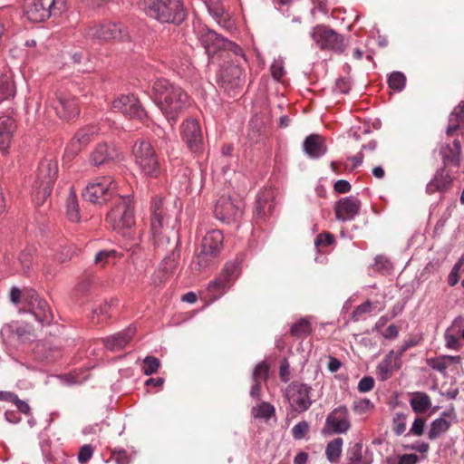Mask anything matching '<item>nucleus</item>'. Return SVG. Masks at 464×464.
<instances>
[{"label": "nucleus", "mask_w": 464, "mask_h": 464, "mask_svg": "<svg viewBox=\"0 0 464 464\" xmlns=\"http://www.w3.org/2000/svg\"><path fill=\"white\" fill-rule=\"evenodd\" d=\"M271 73L275 80L280 81L284 75V66L281 61H275L271 65Z\"/></svg>", "instance_id": "nucleus-63"}, {"label": "nucleus", "mask_w": 464, "mask_h": 464, "mask_svg": "<svg viewBox=\"0 0 464 464\" xmlns=\"http://www.w3.org/2000/svg\"><path fill=\"white\" fill-rule=\"evenodd\" d=\"M115 253L116 252L113 250H102L96 254L94 263L98 266H104L109 263L110 258L115 256Z\"/></svg>", "instance_id": "nucleus-56"}, {"label": "nucleus", "mask_w": 464, "mask_h": 464, "mask_svg": "<svg viewBox=\"0 0 464 464\" xmlns=\"http://www.w3.org/2000/svg\"><path fill=\"white\" fill-rule=\"evenodd\" d=\"M34 249L33 246L24 248L19 255V262L24 274L31 271Z\"/></svg>", "instance_id": "nucleus-45"}, {"label": "nucleus", "mask_w": 464, "mask_h": 464, "mask_svg": "<svg viewBox=\"0 0 464 464\" xmlns=\"http://www.w3.org/2000/svg\"><path fill=\"white\" fill-rule=\"evenodd\" d=\"M115 188L116 185L111 177H101L87 185L82 197L92 203H103L109 199Z\"/></svg>", "instance_id": "nucleus-10"}, {"label": "nucleus", "mask_w": 464, "mask_h": 464, "mask_svg": "<svg viewBox=\"0 0 464 464\" xmlns=\"http://www.w3.org/2000/svg\"><path fill=\"white\" fill-rule=\"evenodd\" d=\"M65 9V0H30L25 6L29 20L39 23L51 15L60 14Z\"/></svg>", "instance_id": "nucleus-8"}, {"label": "nucleus", "mask_w": 464, "mask_h": 464, "mask_svg": "<svg viewBox=\"0 0 464 464\" xmlns=\"http://www.w3.org/2000/svg\"><path fill=\"white\" fill-rule=\"evenodd\" d=\"M309 431V424L307 421H300L292 428V435L295 440H302Z\"/></svg>", "instance_id": "nucleus-51"}, {"label": "nucleus", "mask_w": 464, "mask_h": 464, "mask_svg": "<svg viewBox=\"0 0 464 464\" xmlns=\"http://www.w3.org/2000/svg\"><path fill=\"white\" fill-rule=\"evenodd\" d=\"M93 454V449L91 445H83L81 447L80 451L78 453V460L80 463H86Z\"/></svg>", "instance_id": "nucleus-59"}, {"label": "nucleus", "mask_w": 464, "mask_h": 464, "mask_svg": "<svg viewBox=\"0 0 464 464\" xmlns=\"http://www.w3.org/2000/svg\"><path fill=\"white\" fill-rule=\"evenodd\" d=\"M153 100L168 121L173 125L179 113L188 106V94L167 79H158L152 87Z\"/></svg>", "instance_id": "nucleus-1"}, {"label": "nucleus", "mask_w": 464, "mask_h": 464, "mask_svg": "<svg viewBox=\"0 0 464 464\" xmlns=\"http://www.w3.org/2000/svg\"><path fill=\"white\" fill-rule=\"evenodd\" d=\"M228 287L225 285L218 278L210 281L208 285V291L213 296V299H218Z\"/></svg>", "instance_id": "nucleus-49"}, {"label": "nucleus", "mask_w": 464, "mask_h": 464, "mask_svg": "<svg viewBox=\"0 0 464 464\" xmlns=\"http://www.w3.org/2000/svg\"><path fill=\"white\" fill-rule=\"evenodd\" d=\"M9 338L14 343H25L34 338L31 326L28 324H12L5 329Z\"/></svg>", "instance_id": "nucleus-30"}, {"label": "nucleus", "mask_w": 464, "mask_h": 464, "mask_svg": "<svg viewBox=\"0 0 464 464\" xmlns=\"http://www.w3.org/2000/svg\"><path fill=\"white\" fill-rule=\"evenodd\" d=\"M30 310L35 319L41 324H50L53 319V314L47 301L41 298H34L29 301Z\"/></svg>", "instance_id": "nucleus-29"}, {"label": "nucleus", "mask_w": 464, "mask_h": 464, "mask_svg": "<svg viewBox=\"0 0 464 464\" xmlns=\"http://www.w3.org/2000/svg\"><path fill=\"white\" fill-rule=\"evenodd\" d=\"M325 426L331 430L332 433H346L351 428L347 407L341 405L334 409L326 417Z\"/></svg>", "instance_id": "nucleus-16"}, {"label": "nucleus", "mask_w": 464, "mask_h": 464, "mask_svg": "<svg viewBox=\"0 0 464 464\" xmlns=\"http://www.w3.org/2000/svg\"><path fill=\"white\" fill-rule=\"evenodd\" d=\"M223 234L219 230L208 232L202 239L199 252L197 255L196 268L202 271L214 265L223 246Z\"/></svg>", "instance_id": "nucleus-7"}, {"label": "nucleus", "mask_w": 464, "mask_h": 464, "mask_svg": "<svg viewBox=\"0 0 464 464\" xmlns=\"http://www.w3.org/2000/svg\"><path fill=\"white\" fill-rule=\"evenodd\" d=\"M446 416H449V414L443 411L440 418L432 420L428 431L429 440H435L450 430L451 422L445 419Z\"/></svg>", "instance_id": "nucleus-34"}, {"label": "nucleus", "mask_w": 464, "mask_h": 464, "mask_svg": "<svg viewBox=\"0 0 464 464\" xmlns=\"http://www.w3.org/2000/svg\"><path fill=\"white\" fill-rule=\"evenodd\" d=\"M160 366V362L158 358L153 356H147L143 360L142 372L145 375H151L155 373Z\"/></svg>", "instance_id": "nucleus-48"}, {"label": "nucleus", "mask_w": 464, "mask_h": 464, "mask_svg": "<svg viewBox=\"0 0 464 464\" xmlns=\"http://www.w3.org/2000/svg\"><path fill=\"white\" fill-rule=\"evenodd\" d=\"M303 149L309 158L318 159L326 152L324 139L318 134H311L304 140Z\"/></svg>", "instance_id": "nucleus-27"}, {"label": "nucleus", "mask_w": 464, "mask_h": 464, "mask_svg": "<svg viewBox=\"0 0 464 464\" xmlns=\"http://www.w3.org/2000/svg\"><path fill=\"white\" fill-rule=\"evenodd\" d=\"M134 327H128L124 331L103 339L105 347L112 352L123 349L135 334Z\"/></svg>", "instance_id": "nucleus-26"}, {"label": "nucleus", "mask_w": 464, "mask_h": 464, "mask_svg": "<svg viewBox=\"0 0 464 464\" xmlns=\"http://www.w3.org/2000/svg\"><path fill=\"white\" fill-rule=\"evenodd\" d=\"M182 139L192 151L199 150L202 143V132L199 123L195 119H188L182 124Z\"/></svg>", "instance_id": "nucleus-20"}, {"label": "nucleus", "mask_w": 464, "mask_h": 464, "mask_svg": "<svg viewBox=\"0 0 464 464\" xmlns=\"http://www.w3.org/2000/svg\"><path fill=\"white\" fill-rule=\"evenodd\" d=\"M224 51H228L234 53L237 56H240L242 59L246 60L245 54L243 53V50L240 46L236 44L233 42H230L226 39V44H224V47L222 48Z\"/></svg>", "instance_id": "nucleus-62"}, {"label": "nucleus", "mask_w": 464, "mask_h": 464, "mask_svg": "<svg viewBox=\"0 0 464 464\" xmlns=\"http://www.w3.org/2000/svg\"><path fill=\"white\" fill-rule=\"evenodd\" d=\"M361 206V200L354 196L340 198L334 206L336 219L343 222L354 219L360 212Z\"/></svg>", "instance_id": "nucleus-17"}, {"label": "nucleus", "mask_w": 464, "mask_h": 464, "mask_svg": "<svg viewBox=\"0 0 464 464\" xmlns=\"http://www.w3.org/2000/svg\"><path fill=\"white\" fill-rule=\"evenodd\" d=\"M57 116L63 120H71L79 114V107L75 97L64 91H57L50 100Z\"/></svg>", "instance_id": "nucleus-12"}, {"label": "nucleus", "mask_w": 464, "mask_h": 464, "mask_svg": "<svg viewBox=\"0 0 464 464\" xmlns=\"http://www.w3.org/2000/svg\"><path fill=\"white\" fill-rule=\"evenodd\" d=\"M198 40L208 56H214L226 44L224 37L208 28H202L199 31Z\"/></svg>", "instance_id": "nucleus-22"}, {"label": "nucleus", "mask_w": 464, "mask_h": 464, "mask_svg": "<svg viewBox=\"0 0 464 464\" xmlns=\"http://www.w3.org/2000/svg\"><path fill=\"white\" fill-rule=\"evenodd\" d=\"M268 375V366L265 362L258 363L253 372V381L261 382L266 381Z\"/></svg>", "instance_id": "nucleus-52"}, {"label": "nucleus", "mask_w": 464, "mask_h": 464, "mask_svg": "<svg viewBox=\"0 0 464 464\" xmlns=\"http://www.w3.org/2000/svg\"><path fill=\"white\" fill-rule=\"evenodd\" d=\"M236 273L237 265L235 263H227L218 278L229 288L232 285V281L237 276Z\"/></svg>", "instance_id": "nucleus-43"}, {"label": "nucleus", "mask_w": 464, "mask_h": 464, "mask_svg": "<svg viewBox=\"0 0 464 464\" xmlns=\"http://www.w3.org/2000/svg\"><path fill=\"white\" fill-rule=\"evenodd\" d=\"M372 407V403L367 399L354 401L353 403V411L359 415L367 412Z\"/></svg>", "instance_id": "nucleus-55"}, {"label": "nucleus", "mask_w": 464, "mask_h": 464, "mask_svg": "<svg viewBox=\"0 0 464 464\" xmlns=\"http://www.w3.org/2000/svg\"><path fill=\"white\" fill-rule=\"evenodd\" d=\"M426 418L416 416L408 433L414 436H421L425 430Z\"/></svg>", "instance_id": "nucleus-50"}, {"label": "nucleus", "mask_w": 464, "mask_h": 464, "mask_svg": "<svg viewBox=\"0 0 464 464\" xmlns=\"http://www.w3.org/2000/svg\"><path fill=\"white\" fill-rule=\"evenodd\" d=\"M464 125V101L456 106L449 116V122L446 129V134L452 136L455 131Z\"/></svg>", "instance_id": "nucleus-32"}, {"label": "nucleus", "mask_w": 464, "mask_h": 464, "mask_svg": "<svg viewBox=\"0 0 464 464\" xmlns=\"http://www.w3.org/2000/svg\"><path fill=\"white\" fill-rule=\"evenodd\" d=\"M406 427V416L403 413H396L393 418L392 430L396 435H401Z\"/></svg>", "instance_id": "nucleus-53"}, {"label": "nucleus", "mask_w": 464, "mask_h": 464, "mask_svg": "<svg viewBox=\"0 0 464 464\" xmlns=\"http://www.w3.org/2000/svg\"><path fill=\"white\" fill-rule=\"evenodd\" d=\"M110 309H111V305L107 303L101 305L99 308L93 309L92 320L94 322L95 318H97L96 323H100L101 321H102V319L101 318L102 316H105V317L109 316Z\"/></svg>", "instance_id": "nucleus-58"}, {"label": "nucleus", "mask_w": 464, "mask_h": 464, "mask_svg": "<svg viewBox=\"0 0 464 464\" xmlns=\"http://www.w3.org/2000/svg\"><path fill=\"white\" fill-rule=\"evenodd\" d=\"M406 350V344H403L398 352L391 351L385 358L379 362L376 369L377 377L381 381H386L392 376V373L394 370H397L401 367V356L402 353Z\"/></svg>", "instance_id": "nucleus-18"}, {"label": "nucleus", "mask_w": 464, "mask_h": 464, "mask_svg": "<svg viewBox=\"0 0 464 464\" xmlns=\"http://www.w3.org/2000/svg\"><path fill=\"white\" fill-rule=\"evenodd\" d=\"M66 214L72 222H78L80 220L78 200L72 188L70 189V193L66 200Z\"/></svg>", "instance_id": "nucleus-38"}, {"label": "nucleus", "mask_w": 464, "mask_h": 464, "mask_svg": "<svg viewBox=\"0 0 464 464\" xmlns=\"http://www.w3.org/2000/svg\"><path fill=\"white\" fill-rule=\"evenodd\" d=\"M132 155L135 164L144 177L156 179L160 176V160L150 142L145 140H137L132 146Z\"/></svg>", "instance_id": "nucleus-5"}, {"label": "nucleus", "mask_w": 464, "mask_h": 464, "mask_svg": "<svg viewBox=\"0 0 464 464\" xmlns=\"http://www.w3.org/2000/svg\"><path fill=\"white\" fill-rule=\"evenodd\" d=\"M15 87L11 75L5 73L0 78V102L14 96Z\"/></svg>", "instance_id": "nucleus-39"}, {"label": "nucleus", "mask_w": 464, "mask_h": 464, "mask_svg": "<svg viewBox=\"0 0 464 464\" xmlns=\"http://www.w3.org/2000/svg\"><path fill=\"white\" fill-rule=\"evenodd\" d=\"M373 270L382 274H390L392 269V265L388 258L383 256H377L374 264L372 265Z\"/></svg>", "instance_id": "nucleus-46"}, {"label": "nucleus", "mask_w": 464, "mask_h": 464, "mask_svg": "<svg viewBox=\"0 0 464 464\" xmlns=\"http://www.w3.org/2000/svg\"><path fill=\"white\" fill-rule=\"evenodd\" d=\"M244 203L240 199H233L230 196H221L214 208L215 217L224 222H235L243 215Z\"/></svg>", "instance_id": "nucleus-11"}, {"label": "nucleus", "mask_w": 464, "mask_h": 464, "mask_svg": "<svg viewBox=\"0 0 464 464\" xmlns=\"http://www.w3.org/2000/svg\"><path fill=\"white\" fill-rule=\"evenodd\" d=\"M87 35L98 42H108L111 40H123L126 34L121 24L102 22L90 26Z\"/></svg>", "instance_id": "nucleus-13"}, {"label": "nucleus", "mask_w": 464, "mask_h": 464, "mask_svg": "<svg viewBox=\"0 0 464 464\" xmlns=\"http://www.w3.org/2000/svg\"><path fill=\"white\" fill-rule=\"evenodd\" d=\"M410 404L417 414L427 412L431 408V399L426 392H416L411 394Z\"/></svg>", "instance_id": "nucleus-33"}, {"label": "nucleus", "mask_w": 464, "mask_h": 464, "mask_svg": "<svg viewBox=\"0 0 464 464\" xmlns=\"http://www.w3.org/2000/svg\"><path fill=\"white\" fill-rule=\"evenodd\" d=\"M248 139L252 142H257L259 138L265 133V122L262 118L256 115L249 121Z\"/></svg>", "instance_id": "nucleus-37"}, {"label": "nucleus", "mask_w": 464, "mask_h": 464, "mask_svg": "<svg viewBox=\"0 0 464 464\" xmlns=\"http://www.w3.org/2000/svg\"><path fill=\"white\" fill-rule=\"evenodd\" d=\"M459 362L460 357L453 355H442L427 360L428 366L439 372L443 376L447 375V370L450 365L458 364Z\"/></svg>", "instance_id": "nucleus-31"}, {"label": "nucleus", "mask_w": 464, "mask_h": 464, "mask_svg": "<svg viewBox=\"0 0 464 464\" xmlns=\"http://www.w3.org/2000/svg\"><path fill=\"white\" fill-rule=\"evenodd\" d=\"M273 210V205L266 198L258 197L256 203V213L258 218H264Z\"/></svg>", "instance_id": "nucleus-47"}, {"label": "nucleus", "mask_w": 464, "mask_h": 464, "mask_svg": "<svg viewBox=\"0 0 464 464\" xmlns=\"http://www.w3.org/2000/svg\"><path fill=\"white\" fill-rule=\"evenodd\" d=\"M138 5L149 16L161 23L179 24L186 18L181 0H139Z\"/></svg>", "instance_id": "nucleus-2"}, {"label": "nucleus", "mask_w": 464, "mask_h": 464, "mask_svg": "<svg viewBox=\"0 0 464 464\" xmlns=\"http://www.w3.org/2000/svg\"><path fill=\"white\" fill-rule=\"evenodd\" d=\"M374 386V380L371 376L362 378L358 383V390L361 392H370Z\"/></svg>", "instance_id": "nucleus-61"}, {"label": "nucleus", "mask_w": 464, "mask_h": 464, "mask_svg": "<svg viewBox=\"0 0 464 464\" xmlns=\"http://www.w3.org/2000/svg\"><path fill=\"white\" fill-rule=\"evenodd\" d=\"M343 440L340 437L330 440L325 448V456L332 464H337L343 451Z\"/></svg>", "instance_id": "nucleus-35"}, {"label": "nucleus", "mask_w": 464, "mask_h": 464, "mask_svg": "<svg viewBox=\"0 0 464 464\" xmlns=\"http://www.w3.org/2000/svg\"><path fill=\"white\" fill-rule=\"evenodd\" d=\"M168 213L161 199H155L152 204L151 234L158 246H166L173 241L176 246L179 244V234L174 226L168 222Z\"/></svg>", "instance_id": "nucleus-3"}, {"label": "nucleus", "mask_w": 464, "mask_h": 464, "mask_svg": "<svg viewBox=\"0 0 464 464\" xmlns=\"http://www.w3.org/2000/svg\"><path fill=\"white\" fill-rule=\"evenodd\" d=\"M372 303L366 301L363 304L355 307L352 314V319L353 321H358L361 316L364 314L371 313L372 309Z\"/></svg>", "instance_id": "nucleus-54"}, {"label": "nucleus", "mask_w": 464, "mask_h": 464, "mask_svg": "<svg viewBox=\"0 0 464 464\" xmlns=\"http://www.w3.org/2000/svg\"><path fill=\"white\" fill-rule=\"evenodd\" d=\"M445 342H446V347L451 350H459L460 348V342L459 338L453 334L449 333L447 331L444 334Z\"/></svg>", "instance_id": "nucleus-57"}, {"label": "nucleus", "mask_w": 464, "mask_h": 464, "mask_svg": "<svg viewBox=\"0 0 464 464\" xmlns=\"http://www.w3.org/2000/svg\"><path fill=\"white\" fill-rule=\"evenodd\" d=\"M454 178L448 167H441L434 174L433 178L426 186V192L430 195L434 193H446L452 188Z\"/></svg>", "instance_id": "nucleus-19"}, {"label": "nucleus", "mask_w": 464, "mask_h": 464, "mask_svg": "<svg viewBox=\"0 0 464 464\" xmlns=\"http://www.w3.org/2000/svg\"><path fill=\"white\" fill-rule=\"evenodd\" d=\"M57 176V161L53 158L44 159L38 166L36 179L33 186V197L37 205L43 204L51 195Z\"/></svg>", "instance_id": "nucleus-4"}, {"label": "nucleus", "mask_w": 464, "mask_h": 464, "mask_svg": "<svg viewBox=\"0 0 464 464\" xmlns=\"http://www.w3.org/2000/svg\"><path fill=\"white\" fill-rule=\"evenodd\" d=\"M107 221L122 236L127 237L130 234V228L135 221L130 198L120 197L116 199L115 206L107 216Z\"/></svg>", "instance_id": "nucleus-6"}, {"label": "nucleus", "mask_w": 464, "mask_h": 464, "mask_svg": "<svg viewBox=\"0 0 464 464\" xmlns=\"http://www.w3.org/2000/svg\"><path fill=\"white\" fill-rule=\"evenodd\" d=\"M311 390L310 386L299 382H293L286 388L285 396L295 411H305L312 405Z\"/></svg>", "instance_id": "nucleus-14"}, {"label": "nucleus", "mask_w": 464, "mask_h": 464, "mask_svg": "<svg viewBox=\"0 0 464 464\" xmlns=\"http://www.w3.org/2000/svg\"><path fill=\"white\" fill-rule=\"evenodd\" d=\"M96 132L97 130L95 127H86L80 130L67 147L66 154L72 156L75 155L82 147L88 144Z\"/></svg>", "instance_id": "nucleus-28"}, {"label": "nucleus", "mask_w": 464, "mask_h": 464, "mask_svg": "<svg viewBox=\"0 0 464 464\" xmlns=\"http://www.w3.org/2000/svg\"><path fill=\"white\" fill-rule=\"evenodd\" d=\"M311 37L322 50L342 53L345 49L343 36L327 26L317 25L314 27L311 32Z\"/></svg>", "instance_id": "nucleus-9"}, {"label": "nucleus", "mask_w": 464, "mask_h": 464, "mask_svg": "<svg viewBox=\"0 0 464 464\" xmlns=\"http://www.w3.org/2000/svg\"><path fill=\"white\" fill-rule=\"evenodd\" d=\"M219 79L223 87L234 89L244 82L245 75L238 64H227L221 67Z\"/></svg>", "instance_id": "nucleus-21"}, {"label": "nucleus", "mask_w": 464, "mask_h": 464, "mask_svg": "<svg viewBox=\"0 0 464 464\" xmlns=\"http://www.w3.org/2000/svg\"><path fill=\"white\" fill-rule=\"evenodd\" d=\"M347 464H370V461L362 459V444L357 442L347 450Z\"/></svg>", "instance_id": "nucleus-40"}, {"label": "nucleus", "mask_w": 464, "mask_h": 464, "mask_svg": "<svg viewBox=\"0 0 464 464\" xmlns=\"http://www.w3.org/2000/svg\"><path fill=\"white\" fill-rule=\"evenodd\" d=\"M334 241V237L333 234L331 233H328V232H325V233H322V234H319L315 240H314V244L315 246H321V245H324V246H331Z\"/></svg>", "instance_id": "nucleus-60"}, {"label": "nucleus", "mask_w": 464, "mask_h": 464, "mask_svg": "<svg viewBox=\"0 0 464 464\" xmlns=\"http://www.w3.org/2000/svg\"><path fill=\"white\" fill-rule=\"evenodd\" d=\"M119 158L120 152L114 146L108 145L107 143H101L91 154L90 161L92 165L99 167L109 161L118 160Z\"/></svg>", "instance_id": "nucleus-24"}, {"label": "nucleus", "mask_w": 464, "mask_h": 464, "mask_svg": "<svg viewBox=\"0 0 464 464\" xmlns=\"http://www.w3.org/2000/svg\"><path fill=\"white\" fill-rule=\"evenodd\" d=\"M24 300L23 292L17 287L13 286L10 290V301L12 304L18 305Z\"/></svg>", "instance_id": "nucleus-64"}, {"label": "nucleus", "mask_w": 464, "mask_h": 464, "mask_svg": "<svg viewBox=\"0 0 464 464\" xmlns=\"http://www.w3.org/2000/svg\"><path fill=\"white\" fill-rule=\"evenodd\" d=\"M311 332L312 324L307 317L299 319L293 324L290 328V334L296 338H304L308 336Z\"/></svg>", "instance_id": "nucleus-36"}, {"label": "nucleus", "mask_w": 464, "mask_h": 464, "mask_svg": "<svg viewBox=\"0 0 464 464\" xmlns=\"http://www.w3.org/2000/svg\"><path fill=\"white\" fill-rule=\"evenodd\" d=\"M177 247L178 246H175V249L162 260L160 267L165 274H172L177 268L179 259V252Z\"/></svg>", "instance_id": "nucleus-42"}, {"label": "nucleus", "mask_w": 464, "mask_h": 464, "mask_svg": "<svg viewBox=\"0 0 464 464\" xmlns=\"http://www.w3.org/2000/svg\"><path fill=\"white\" fill-rule=\"evenodd\" d=\"M406 78L401 72H393L388 77V85L391 90L400 92L404 89Z\"/></svg>", "instance_id": "nucleus-44"}, {"label": "nucleus", "mask_w": 464, "mask_h": 464, "mask_svg": "<svg viewBox=\"0 0 464 464\" xmlns=\"http://www.w3.org/2000/svg\"><path fill=\"white\" fill-rule=\"evenodd\" d=\"M440 155L442 160L443 167L459 168L461 162V144L458 139L453 142L444 143L440 148Z\"/></svg>", "instance_id": "nucleus-23"}, {"label": "nucleus", "mask_w": 464, "mask_h": 464, "mask_svg": "<svg viewBox=\"0 0 464 464\" xmlns=\"http://www.w3.org/2000/svg\"><path fill=\"white\" fill-rule=\"evenodd\" d=\"M16 125L8 115L0 114V150L6 153L10 148Z\"/></svg>", "instance_id": "nucleus-25"}, {"label": "nucleus", "mask_w": 464, "mask_h": 464, "mask_svg": "<svg viewBox=\"0 0 464 464\" xmlns=\"http://www.w3.org/2000/svg\"><path fill=\"white\" fill-rule=\"evenodd\" d=\"M112 109L114 111H119L129 118L140 121L147 116L139 99L133 94L121 95L115 99L112 102Z\"/></svg>", "instance_id": "nucleus-15"}, {"label": "nucleus", "mask_w": 464, "mask_h": 464, "mask_svg": "<svg viewBox=\"0 0 464 464\" xmlns=\"http://www.w3.org/2000/svg\"><path fill=\"white\" fill-rule=\"evenodd\" d=\"M251 413L256 419L269 420L275 414V408L268 402H261L251 410Z\"/></svg>", "instance_id": "nucleus-41"}]
</instances>
